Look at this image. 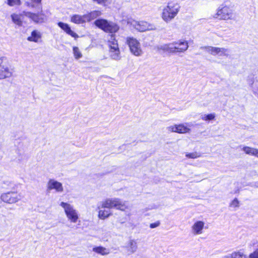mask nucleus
<instances>
[{
    "instance_id": "39",
    "label": "nucleus",
    "mask_w": 258,
    "mask_h": 258,
    "mask_svg": "<svg viewBox=\"0 0 258 258\" xmlns=\"http://www.w3.org/2000/svg\"><path fill=\"white\" fill-rule=\"evenodd\" d=\"M253 187H258V181L252 183L251 185Z\"/></svg>"
},
{
    "instance_id": "28",
    "label": "nucleus",
    "mask_w": 258,
    "mask_h": 258,
    "mask_svg": "<svg viewBox=\"0 0 258 258\" xmlns=\"http://www.w3.org/2000/svg\"><path fill=\"white\" fill-rule=\"evenodd\" d=\"M73 53L75 56V58L79 59L82 56V54L78 47L74 46L73 47Z\"/></svg>"
},
{
    "instance_id": "25",
    "label": "nucleus",
    "mask_w": 258,
    "mask_h": 258,
    "mask_svg": "<svg viewBox=\"0 0 258 258\" xmlns=\"http://www.w3.org/2000/svg\"><path fill=\"white\" fill-rule=\"evenodd\" d=\"M110 56L111 58L114 60H119L120 58V51L119 49H116L115 50H110L109 51Z\"/></svg>"
},
{
    "instance_id": "18",
    "label": "nucleus",
    "mask_w": 258,
    "mask_h": 258,
    "mask_svg": "<svg viewBox=\"0 0 258 258\" xmlns=\"http://www.w3.org/2000/svg\"><path fill=\"white\" fill-rule=\"evenodd\" d=\"M71 22L80 24L87 22L85 15H74L71 17Z\"/></svg>"
},
{
    "instance_id": "12",
    "label": "nucleus",
    "mask_w": 258,
    "mask_h": 258,
    "mask_svg": "<svg viewBox=\"0 0 258 258\" xmlns=\"http://www.w3.org/2000/svg\"><path fill=\"white\" fill-rule=\"evenodd\" d=\"M47 188L48 190L55 189L56 192H62L63 190L62 184L54 179H50L48 181L47 185Z\"/></svg>"
},
{
    "instance_id": "34",
    "label": "nucleus",
    "mask_w": 258,
    "mask_h": 258,
    "mask_svg": "<svg viewBox=\"0 0 258 258\" xmlns=\"http://www.w3.org/2000/svg\"><path fill=\"white\" fill-rule=\"evenodd\" d=\"M93 2L100 5H104L108 0H92Z\"/></svg>"
},
{
    "instance_id": "32",
    "label": "nucleus",
    "mask_w": 258,
    "mask_h": 258,
    "mask_svg": "<svg viewBox=\"0 0 258 258\" xmlns=\"http://www.w3.org/2000/svg\"><path fill=\"white\" fill-rule=\"evenodd\" d=\"M230 206L234 207H239V201L237 199H234L230 204Z\"/></svg>"
},
{
    "instance_id": "29",
    "label": "nucleus",
    "mask_w": 258,
    "mask_h": 258,
    "mask_svg": "<svg viewBox=\"0 0 258 258\" xmlns=\"http://www.w3.org/2000/svg\"><path fill=\"white\" fill-rule=\"evenodd\" d=\"M8 1V5L11 7H13L14 6H20L21 4V2L20 0H7Z\"/></svg>"
},
{
    "instance_id": "24",
    "label": "nucleus",
    "mask_w": 258,
    "mask_h": 258,
    "mask_svg": "<svg viewBox=\"0 0 258 258\" xmlns=\"http://www.w3.org/2000/svg\"><path fill=\"white\" fill-rule=\"evenodd\" d=\"M111 215L110 210H99L98 212V217L100 219L104 220Z\"/></svg>"
},
{
    "instance_id": "22",
    "label": "nucleus",
    "mask_w": 258,
    "mask_h": 258,
    "mask_svg": "<svg viewBox=\"0 0 258 258\" xmlns=\"http://www.w3.org/2000/svg\"><path fill=\"white\" fill-rule=\"evenodd\" d=\"M41 38V34L36 30H34L31 33V35L28 37L27 40L29 41L37 42L39 39Z\"/></svg>"
},
{
    "instance_id": "36",
    "label": "nucleus",
    "mask_w": 258,
    "mask_h": 258,
    "mask_svg": "<svg viewBox=\"0 0 258 258\" xmlns=\"http://www.w3.org/2000/svg\"><path fill=\"white\" fill-rule=\"evenodd\" d=\"M25 4L26 6H27V7H31V8H34V4H33L31 3L28 2H26Z\"/></svg>"
},
{
    "instance_id": "5",
    "label": "nucleus",
    "mask_w": 258,
    "mask_h": 258,
    "mask_svg": "<svg viewBox=\"0 0 258 258\" xmlns=\"http://www.w3.org/2000/svg\"><path fill=\"white\" fill-rule=\"evenodd\" d=\"M215 16V18L224 20H234L235 17L233 10L227 6L220 7Z\"/></svg>"
},
{
    "instance_id": "10",
    "label": "nucleus",
    "mask_w": 258,
    "mask_h": 258,
    "mask_svg": "<svg viewBox=\"0 0 258 258\" xmlns=\"http://www.w3.org/2000/svg\"><path fill=\"white\" fill-rule=\"evenodd\" d=\"M37 8L39 11L37 13H33L29 12L23 11L25 16L36 23H41L44 22L45 15L42 12L41 6L38 5Z\"/></svg>"
},
{
    "instance_id": "21",
    "label": "nucleus",
    "mask_w": 258,
    "mask_h": 258,
    "mask_svg": "<svg viewBox=\"0 0 258 258\" xmlns=\"http://www.w3.org/2000/svg\"><path fill=\"white\" fill-rule=\"evenodd\" d=\"M93 251L102 255H107L109 253V250L102 246H96L93 248Z\"/></svg>"
},
{
    "instance_id": "11",
    "label": "nucleus",
    "mask_w": 258,
    "mask_h": 258,
    "mask_svg": "<svg viewBox=\"0 0 258 258\" xmlns=\"http://www.w3.org/2000/svg\"><path fill=\"white\" fill-rule=\"evenodd\" d=\"M127 23L139 31L143 32L149 29V24L145 21H137L132 20L128 21Z\"/></svg>"
},
{
    "instance_id": "26",
    "label": "nucleus",
    "mask_w": 258,
    "mask_h": 258,
    "mask_svg": "<svg viewBox=\"0 0 258 258\" xmlns=\"http://www.w3.org/2000/svg\"><path fill=\"white\" fill-rule=\"evenodd\" d=\"M111 40L108 41V45L110 47V49L111 50L119 49L117 40L112 36H111Z\"/></svg>"
},
{
    "instance_id": "6",
    "label": "nucleus",
    "mask_w": 258,
    "mask_h": 258,
    "mask_svg": "<svg viewBox=\"0 0 258 258\" xmlns=\"http://www.w3.org/2000/svg\"><path fill=\"white\" fill-rule=\"evenodd\" d=\"M126 43L133 54L136 56H140L143 54V51L141 48L140 43L136 38L131 37H127Z\"/></svg>"
},
{
    "instance_id": "4",
    "label": "nucleus",
    "mask_w": 258,
    "mask_h": 258,
    "mask_svg": "<svg viewBox=\"0 0 258 258\" xmlns=\"http://www.w3.org/2000/svg\"><path fill=\"white\" fill-rule=\"evenodd\" d=\"M94 24L106 32L115 33L119 29V26L117 24L105 19H97L94 22Z\"/></svg>"
},
{
    "instance_id": "31",
    "label": "nucleus",
    "mask_w": 258,
    "mask_h": 258,
    "mask_svg": "<svg viewBox=\"0 0 258 258\" xmlns=\"http://www.w3.org/2000/svg\"><path fill=\"white\" fill-rule=\"evenodd\" d=\"M186 157L189 158L195 159L200 157V154L197 152H194L191 153H187L185 155Z\"/></svg>"
},
{
    "instance_id": "27",
    "label": "nucleus",
    "mask_w": 258,
    "mask_h": 258,
    "mask_svg": "<svg viewBox=\"0 0 258 258\" xmlns=\"http://www.w3.org/2000/svg\"><path fill=\"white\" fill-rule=\"evenodd\" d=\"M229 50L227 48L219 47L218 55H219L220 56H228L229 55Z\"/></svg>"
},
{
    "instance_id": "13",
    "label": "nucleus",
    "mask_w": 258,
    "mask_h": 258,
    "mask_svg": "<svg viewBox=\"0 0 258 258\" xmlns=\"http://www.w3.org/2000/svg\"><path fill=\"white\" fill-rule=\"evenodd\" d=\"M167 130L169 132L184 134L189 132L190 129L183 124L168 126Z\"/></svg>"
},
{
    "instance_id": "3",
    "label": "nucleus",
    "mask_w": 258,
    "mask_h": 258,
    "mask_svg": "<svg viewBox=\"0 0 258 258\" xmlns=\"http://www.w3.org/2000/svg\"><path fill=\"white\" fill-rule=\"evenodd\" d=\"M126 208L125 202L118 198L107 199L102 202L98 206V209L107 208L108 209V210H110L111 208H115L121 211H124Z\"/></svg>"
},
{
    "instance_id": "20",
    "label": "nucleus",
    "mask_w": 258,
    "mask_h": 258,
    "mask_svg": "<svg viewBox=\"0 0 258 258\" xmlns=\"http://www.w3.org/2000/svg\"><path fill=\"white\" fill-rule=\"evenodd\" d=\"M219 47L211 46H202L201 49L205 50L207 52L213 55H218Z\"/></svg>"
},
{
    "instance_id": "7",
    "label": "nucleus",
    "mask_w": 258,
    "mask_h": 258,
    "mask_svg": "<svg viewBox=\"0 0 258 258\" xmlns=\"http://www.w3.org/2000/svg\"><path fill=\"white\" fill-rule=\"evenodd\" d=\"M60 206L64 209V212L68 219L73 223L77 222L79 216L77 211L73 206L67 203L61 202Z\"/></svg>"
},
{
    "instance_id": "38",
    "label": "nucleus",
    "mask_w": 258,
    "mask_h": 258,
    "mask_svg": "<svg viewBox=\"0 0 258 258\" xmlns=\"http://www.w3.org/2000/svg\"><path fill=\"white\" fill-rule=\"evenodd\" d=\"M32 1L33 3H36V4H38V5H37V7L38 5L41 6L40 3H41V0H32Z\"/></svg>"
},
{
    "instance_id": "17",
    "label": "nucleus",
    "mask_w": 258,
    "mask_h": 258,
    "mask_svg": "<svg viewBox=\"0 0 258 258\" xmlns=\"http://www.w3.org/2000/svg\"><path fill=\"white\" fill-rule=\"evenodd\" d=\"M24 16H25L23 14V12L20 14H13L11 15V18L13 22L18 26H22Z\"/></svg>"
},
{
    "instance_id": "16",
    "label": "nucleus",
    "mask_w": 258,
    "mask_h": 258,
    "mask_svg": "<svg viewBox=\"0 0 258 258\" xmlns=\"http://www.w3.org/2000/svg\"><path fill=\"white\" fill-rule=\"evenodd\" d=\"M126 248L129 254L135 253L138 249V245L136 240L134 239L130 240L126 246Z\"/></svg>"
},
{
    "instance_id": "19",
    "label": "nucleus",
    "mask_w": 258,
    "mask_h": 258,
    "mask_svg": "<svg viewBox=\"0 0 258 258\" xmlns=\"http://www.w3.org/2000/svg\"><path fill=\"white\" fill-rule=\"evenodd\" d=\"M102 13L100 11H93L91 12L90 13L86 14V20L87 22H90L91 21L97 18L100 16Z\"/></svg>"
},
{
    "instance_id": "8",
    "label": "nucleus",
    "mask_w": 258,
    "mask_h": 258,
    "mask_svg": "<svg viewBox=\"0 0 258 258\" xmlns=\"http://www.w3.org/2000/svg\"><path fill=\"white\" fill-rule=\"evenodd\" d=\"M0 198L3 202L9 204H15L20 201L22 198L20 194L12 191L3 193Z\"/></svg>"
},
{
    "instance_id": "30",
    "label": "nucleus",
    "mask_w": 258,
    "mask_h": 258,
    "mask_svg": "<svg viewBox=\"0 0 258 258\" xmlns=\"http://www.w3.org/2000/svg\"><path fill=\"white\" fill-rule=\"evenodd\" d=\"M215 115L214 113H210L207 115H204L202 117V119L204 120H211L215 118Z\"/></svg>"
},
{
    "instance_id": "2",
    "label": "nucleus",
    "mask_w": 258,
    "mask_h": 258,
    "mask_svg": "<svg viewBox=\"0 0 258 258\" xmlns=\"http://www.w3.org/2000/svg\"><path fill=\"white\" fill-rule=\"evenodd\" d=\"M180 9L179 3L175 1H169L167 6L163 9L161 17L165 22L169 23L177 15Z\"/></svg>"
},
{
    "instance_id": "1",
    "label": "nucleus",
    "mask_w": 258,
    "mask_h": 258,
    "mask_svg": "<svg viewBox=\"0 0 258 258\" xmlns=\"http://www.w3.org/2000/svg\"><path fill=\"white\" fill-rule=\"evenodd\" d=\"M188 48V42L186 40H179L172 43L164 44L157 46L158 50H162L170 53H175L185 52Z\"/></svg>"
},
{
    "instance_id": "15",
    "label": "nucleus",
    "mask_w": 258,
    "mask_h": 258,
    "mask_svg": "<svg viewBox=\"0 0 258 258\" xmlns=\"http://www.w3.org/2000/svg\"><path fill=\"white\" fill-rule=\"evenodd\" d=\"M204 225V222L201 221L195 222L191 227L192 233L195 235L202 234Z\"/></svg>"
},
{
    "instance_id": "33",
    "label": "nucleus",
    "mask_w": 258,
    "mask_h": 258,
    "mask_svg": "<svg viewBox=\"0 0 258 258\" xmlns=\"http://www.w3.org/2000/svg\"><path fill=\"white\" fill-rule=\"evenodd\" d=\"M249 258H258V248L249 254Z\"/></svg>"
},
{
    "instance_id": "23",
    "label": "nucleus",
    "mask_w": 258,
    "mask_h": 258,
    "mask_svg": "<svg viewBox=\"0 0 258 258\" xmlns=\"http://www.w3.org/2000/svg\"><path fill=\"white\" fill-rule=\"evenodd\" d=\"M242 150L247 154L256 156L258 154V149L249 147H244Z\"/></svg>"
},
{
    "instance_id": "37",
    "label": "nucleus",
    "mask_w": 258,
    "mask_h": 258,
    "mask_svg": "<svg viewBox=\"0 0 258 258\" xmlns=\"http://www.w3.org/2000/svg\"><path fill=\"white\" fill-rule=\"evenodd\" d=\"M247 82H248V83L249 85H252V84H253V82H254L253 78H252L251 79H248Z\"/></svg>"
},
{
    "instance_id": "35",
    "label": "nucleus",
    "mask_w": 258,
    "mask_h": 258,
    "mask_svg": "<svg viewBox=\"0 0 258 258\" xmlns=\"http://www.w3.org/2000/svg\"><path fill=\"white\" fill-rule=\"evenodd\" d=\"M160 225V221H156L155 223L150 224V227L151 228H156V227H158Z\"/></svg>"
},
{
    "instance_id": "14",
    "label": "nucleus",
    "mask_w": 258,
    "mask_h": 258,
    "mask_svg": "<svg viewBox=\"0 0 258 258\" xmlns=\"http://www.w3.org/2000/svg\"><path fill=\"white\" fill-rule=\"evenodd\" d=\"M57 25L67 34L74 37L75 39H76L79 37L78 35L71 30V27L68 24L59 22L57 23Z\"/></svg>"
},
{
    "instance_id": "9",
    "label": "nucleus",
    "mask_w": 258,
    "mask_h": 258,
    "mask_svg": "<svg viewBox=\"0 0 258 258\" xmlns=\"http://www.w3.org/2000/svg\"><path fill=\"white\" fill-rule=\"evenodd\" d=\"M12 76V72L9 68L7 58L0 57V80L10 78Z\"/></svg>"
}]
</instances>
